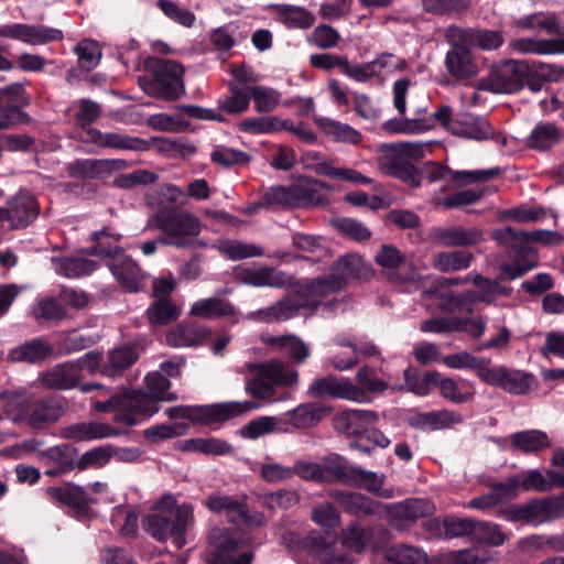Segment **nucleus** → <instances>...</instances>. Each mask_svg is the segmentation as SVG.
Wrapping results in <instances>:
<instances>
[{"label":"nucleus","instance_id":"61","mask_svg":"<svg viewBox=\"0 0 564 564\" xmlns=\"http://www.w3.org/2000/svg\"><path fill=\"white\" fill-rule=\"evenodd\" d=\"M156 7L167 19L176 24L188 29L195 24L196 15L191 10L182 8L173 0H158Z\"/></svg>","mask_w":564,"mask_h":564},{"label":"nucleus","instance_id":"53","mask_svg":"<svg viewBox=\"0 0 564 564\" xmlns=\"http://www.w3.org/2000/svg\"><path fill=\"white\" fill-rule=\"evenodd\" d=\"M440 372L430 371L421 375L415 368H406L404 370V382L406 389L417 395H427L434 387Z\"/></svg>","mask_w":564,"mask_h":564},{"label":"nucleus","instance_id":"15","mask_svg":"<svg viewBox=\"0 0 564 564\" xmlns=\"http://www.w3.org/2000/svg\"><path fill=\"white\" fill-rule=\"evenodd\" d=\"M0 37L41 46L63 41L64 33L57 28L44 24L10 23L0 25Z\"/></svg>","mask_w":564,"mask_h":564},{"label":"nucleus","instance_id":"32","mask_svg":"<svg viewBox=\"0 0 564 564\" xmlns=\"http://www.w3.org/2000/svg\"><path fill=\"white\" fill-rule=\"evenodd\" d=\"M65 410L63 398H47L34 402L31 406L28 422L34 429H43L56 422Z\"/></svg>","mask_w":564,"mask_h":564},{"label":"nucleus","instance_id":"62","mask_svg":"<svg viewBox=\"0 0 564 564\" xmlns=\"http://www.w3.org/2000/svg\"><path fill=\"white\" fill-rule=\"evenodd\" d=\"M323 468L326 470L327 481L333 478L349 486L357 466H350L343 457L333 455L325 459Z\"/></svg>","mask_w":564,"mask_h":564},{"label":"nucleus","instance_id":"60","mask_svg":"<svg viewBox=\"0 0 564 564\" xmlns=\"http://www.w3.org/2000/svg\"><path fill=\"white\" fill-rule=\"evenodd\" d=\"M334 341L348 350L333 355L328 359V364L336 370L344 371L352 368L358 364L357 346L350 340H346L344 335H337Z\"/></svg>","mask_w":564,"mask_h":564},{"label":"nucleus","instance_id":"1","mask_svg":"<svg viewBox=\"0 0 564 564\" xmlns=\"http://www.w3.org/2000/svg\"><path fill=\"white\" fill-rule=\"evenodd\" d=\"M245 369V391L252 400L230 401L204 406L178 405L169 408L170 419H188L203 424H213L250 413L278 401L275 387H293L299 372L281 360L247 362Z\"/></svg>","mask_w":564,"mask_h":564},{"label":"nucleus","instance_id":"19","mask_svg":"<svg viewBox=\"0 0 564 564\" xmlns=\"http://www.w3.org/2000/svg\"><path fill=\"white\" fill-rule=\"evenodd\" d=\"M36 459L46 467L44 474L50 477L70 473L76 467V452L66 444L51 446L37 452Z\"/></svg>","mask_w":564,"mask_h":564},{"label":"nucleus","instance_id":"40","mask_svg":"<svg viewBox=\"0 0 564 564\" xmlns=\"http://www.w3.org/2000/svg\"><path fill=\"white\" fill-rule=\"evenodd\" d=\"M288 429L286 433L294 430L308 429L316 425L322 419V410L311 403L300 404L295 409L279 415Z\"/></svg>","mask_w":564,"mask_h":564},{"label":"nucleus","instance_id":"55","mask_svg":"<svg viewBox=\"0 0 564 564\" xmlns=\"http://www.w3.org/2000/svg\"><path fill=\"white\" fill-rule=\"evenodd\" d=\"M147 316L151 325L162 326L176 321L180 310L170 299L155 300L148 307Z\"/></svg>","mask_w":564,"mask_h":564},{"label":"nucleus","instance_id":"63","mask_svg":"<svg viewBox=\"0 0 564 564\" xmlns=\"http://www.w3.org/2000/svg\"><path fill=\"white\" fill-rule=\"evenodd\" d=\"M158 150L169 158H187L196 152L194 144L181 138L155 139Z\"/></svg>","mask_w":564,"mask_h":564},{"label":"nucleus","instance_id":"16","mask_svg":"<svg viewBox=\"0 0 564 564\" xmlns=\"http://www.w3.org/2000/svg\"><path fill=\"white\" fill-rule=\"evenodd\" d=\"M308 393L313 398H336L355 402H366V393L352 383L348 378H337L328 376L315 379L310 388Z\"/></svg>","mask_w":564,"mask_h":564},{"label":"nucleus","instance_id":"45","mask_svg":"<svg viewBox=\"0 0 564 564\" xmlns=\"http://www.w3.org/2000/svg\"><path fill=\"white\" fill-rule=\"evenodd\" d=\"M282 419L276 416L263 415L251 420L240 430L241 437L246 440H257L271 433H286Z\"/></svg>","mask_w":564,"mask_h":564},{"label":"nucleus","instance_id":"13","mask_svg":"<svg viewBox=\"0 0 564 564\" xmlns=\"http://www.w3.org/2000/svg\"><path fill=\"white\" fill-rule=\"evenodd\" d=\"M454 24L445 30V41L451 45L444 59V66L447 73L457 80H465L475 77L478 74V65L473 56L470 46L465 43L454 41Z\"/></svg>","mask_w":564,"mask_h":564},{"label":"nucleus","instance_id":"24","mask_svg":"<svg viewBox=\"0 0 564 564\" xmlns=\"http://www.w3.org/2000/svg\"><path fill=\"white\" fill-rule=\"evenodd\" d=\"M123 167H126L123 160L77 159L68 164L67 172L70 177L96 180Z\"/></svg>","mask_w":564,"mask_h":564},{"label":"nucleus","instance_id":"28","mask_svg":"<svg viewBox=\"0 0 564 564\" xmlns=\"http://www.w3.org/2000/svg\"><path fill=\"white\" fill-rule=\"evenodd\" d=\"M509 47L519 54L561 55L564 54V37H518L510 42Z\"/></svg>","mask_w":564,"mask_h":564},{"label":"nucleus","instance_id":"6","mask_svg":"<svg viewBox=\"0 0 564 564\" xmlns=\"http://www.w3.org/2000/svg\"><path fill=\"white\" fill-rule=\"evenodd\" d=\"M144 65L151 72L152 77L141 78L140 85L149 96L175 100L185 93L184 68L181 64L174 61L149 57Z\"/></svg>","mask_w":564,"mask_h":564},{"label":"nucleus","instance_id":"35","mask_svg":"<svg viewBox=\"0 0 564 564\" xmlns=\"http://www.w3.org/2000/svg\"><path fill=\"white\" fill-rule=\"evenodd\" d=\"M436 387L442 398L455 404L471 401L476 393L475 386L471 381L463 378L443 377L441 373L436 380Z\"/></svg>","mask_w":564,"mask_h":564},{"label":"nucleus","instance_id":"12","mask_svg":"<svg viewBox=\"0 0 564 564\" xmlns=\"http://www.w3.org/2000/svg\"><path fill=\"white\" fill-rule=\"evenodd\" d=\"M436 507L426 498H406L399 502L386 503L384 517L397 530H406L417 520L431 517Z\"/></svg>","mask_w":564,"mask_h":564},{"label":"nucleus","instance_id":"57","mask_svg":"<svg viewBox=\"0 0 564 564\" xmlns=\"http://www.w3.org/2000/svg\"><path fill=\"white\" fill-rule=\"evenodd\" d=\"M296 184L290 186L270 187L263 195V200L270 206L299 208Z\"/></svg>","mask_w":564,"mask_h":564},{"label":"nucleus","instance_id":"59","mask_svg":"<svg viewBox=\"0 0 564 564\" xmlns=\"http://www.w3.org/2000/svg\"><path fill=\"white\" fill-rule=\"evenodd\" d=\"M281 93L267 86H251V99L254 110L259 113L273 111L281 101Z\"/></svg>","mask_w":564,"mask_h":564},{"label":"nucleus","instance_id":"31","mask_svg":"<svg viewBox=\"0 0 564 564\" xmlns=\"http://www.w3.org/2000/svg\"><path fill=\"white\" fill-rule=\"evenodd\" d=\"M238 282L256 288H282L286 284V276L273 268H240L236 270Z\"/></svg>","mask_w":564,"mask_h":564},{"label":"nucleus","instance_id":"7","mask_svg":"<svg viewBox=\"0 0 564 564\" xmlns=\"http://www.w3.org/2000/svg\"><path fill=\"white\" fill-rule=\"evenodd\" d=\"M208 564H251L254 552L248 539L236 531L213 529L209 533Z\"/></svg>","mask_w":564,"mask_h":564},{"label":"nucleus","instance_id":"49","mask_svg":"<svg viewBox=\"0 0 564 564\" xmlns=\"http://www.w3.org/2000/svg\"><path fill=\"white\" fill-rule=\"evenodd\" d=\"M473 254L465 250L444 251L433 256L432 265L440 272L462 271L470 267Z\"/></svg>","mask_w":564,"mask_h":564},{"label":"nucleus","instance_id":"54","mask_svg":"<svg viewBox=\"0 0 564 564\" xmlns=\"http://www.w3.org/2000/svg\"><path fill=\"white\" fill-rule=\"evenodd\" d=\"M372 529L364 528L358 522L350 523L341 532V543L356 553H361L366 547L371 545Z\"/></svg>","mask_w":564,"mask_h":564},{"label":"nucleus","instance_id":"44","mask_svg":"<svg viewBox=\"0 0 564 564\" xmlns=\"http://www.w3.org/2000/svg\"><path fill=\"white\" fill-rule=\"evenodd\" d=\"M45 494L51 501L59 502L73 509L82 510L90 503V500L83 488L73 484L48 487L45 490Z\"/></svg>","mask_w":564,"mask_h":564},{"label":"nucleus","instance_id":"43","mask_svg":"<svg viewBox=\"0 0 564 564\" xmlns=\"http://www.w3.org/2000/svg\"><path fill=\"white\" fill-rule=\"evenodd\" d=\"M139 359L137 349L132 346H122L110 350L101 366V375L117 377L130 368Z\"/></svg>","mask_w":564,"mask_h":564},{"label":"nucleus","instance_id":"18","mask_svg":"<svg viewBox=\"0 0 564 564\" xmlns=\"http://www.w3.org/2000/svg\"><path fill=\"white\" fill-rule=\"evenodd\" d=\"M431 240L445 248L475 246L484 240L482 231L476 227H434L430 234Z\"/></svg>","mask_w":564,"mask_h":564},{"label":"nucleus","instance_id":"3","mask_svg":"<svg viewBox=\"0 0 564 564\" xmlns=\"http://www.w3.org/2000/svg\"><path fill=\"white\" fill-rule=\"evenodd\" d=\"M492 238L506 247L510 263L500 267L503 279L516 280L523 276L538 265L536 250L530 242L552 245L558 240V235L550 230L523 231L510 226L496 229Z\"/></svg>","mask_w":564,"mask_h":564},{"label":"nucleus","instance_id":"11","mask_svg":"<svg viewBox=\"0 0 564 564\" xmlns=\"http://www.w3.org/2000/svg\"><path fill=\"white\" fill-rule=\"evenodd\" d=\"M529 74L527 63L508 59L496 65L486 82L484 88L495 94H512L519 91Z\"/></svg>","mask_w":564,"mask_h":564},{"label":"nucleus","instance_id":"36","mask_svg":"<svg viewBox=\"0 0 564 564\" xmlns=\"http://www.w3.org/2000/svg\"><path fill=\"white\" fill-rule=\"evenodd\" d=\"M296 191L299 207L325 206L329 203L332 186L319 180L305 178L296 184Z\"/></svg>","mask_w":564,"mask_h":564},{"label":"nucleus","instance_id":"42","mask_svg":"<svg viewBox=\"0 0 564 564\" xmlns=\"http://www.w3.org/2000/svg\"><path fill=\"white\" fill-rule=\"evenodd\" d=\"M53 352V347L41 338H34L17 346L9 352L13 362L37 364L44 361Z\"/></svg>","mask_w":564,"mask_h":564},{"label":"nucleus","instance_id":"64","mask_svg":"<svg viewBox=\"0 0 564 564\" xmlns=\"http://www.w3.org/2000/svg\"><path fill=\"white\" fill-rule=\"evenodd\" d=\"M388 560L397 564H426L427 556L415 546L399 544L388 551Z\"/></svg>","mask_w":564,"mask_h":564},{"label":"nucleus","instance_id":"25","mask_svg":"<svg viewBox=\"0 0 564 564\" xmlns=\"http://www.w3.org/2000/svg\"><path fill=\"white\" fill-rule=\"evenodd\" d=\"M451 133L470 140L484 141L494 138L495 129L484 117L460 113L457 115L456 122L452 123Z\"/></svg>","mask_w":564,"mask_h":564},{"label":"nucleus","instance_id":"52","mask_svg":"<svg viewBox=\"0 0 564 564\" xmlns=\"http://www.w3.org/2000/svg\"><path fill=\"white\" fill-rule=\"evenodd\" d=\"M471 282L479 289V292H468L467 295L475 301L491 303L498 296L510 293V290L502 286L499 281L487 279L481 274H474Z\"/></svg>","mask_w":564,"mask_h":564},{"label":"nucleus","instance_id":"10","mask_svg":"<svg viewBox=\"0 0 564 564\" xmlns=\"http://www.w3.org/2000/svg\"><path fill=\"white\" fill-rule=\"evenodd\" d=\"M303 286L312 307L324 317H328L338 311H344L347 306L344 299L332 297L327 300L332 294L343 290L339 281L337 282L332 274L306 280Z\"/></svg>","mask_w":564,"mask_h":564},{"label":"nucleus","instance_id":"38","mask_svg":"<svg viewBox=\"0 0 564 564\" xmlns=\"http://www.w3.org/2000/svg\"><path fill=\"white\" fill-rule=\"evenodd\" d=\"M332 276L340 284V288L347 284L349 280L361 279L368 275V267L362 258L355 253L340 257L332 265Z\"/></svg>","mask_w":564,"mask_h":564},{"label":"nucleus","instance_id":"23","mask_svg":"<svg viewBox=\"0 0 564 564\" xmlns=\"http://www.w3.org/2000/svg\"><path fill=\"white\" fill-rule=\"evenodd\" d=\"M463 415L454 410L441 409L429 412H415L408 417V424L421 431L451 429L463 423Z\"/></svg>","mask_w":564,"mask_h":564},{"label":"nucleus","instance_id":"27","mask_svg":"<svg viewBox=\"0 0 564 564\" xmlns=\"http://www.w3.org/2000/svg\"><path fill=\"white\" fill-rule=\"evenodd\" d=\"M12 228L29 226L39 216L40 208L35 197L26 192H19L7 208Z\"/></svg>","mask_w":564,"mask_h":564},{"label":"nucleus","instance_id":"20","mask_svg":"<svg viewBox=\"0 0 564 564\" xmlns=\"http://www.w3.org/2000/svg\"><path fill=\"white\" fill-rule=\"evenodd\" d=\"M500 173L498 167L477 171H453L440 163H429L424 169V177L430 182L451 178L462 184H471L488 181Z\"/></svg>","mask_w":564,"mask_h":564},{"label":"nucleus","instance_id":"9","mask_svg":"<svg viewBox=\"0 0 564 564\" xmlns=\"http://www.w3.org/2000/svg\"><path fill=\"white\" fill-rule=\"evenodd\" d=\"M479 380L514 395L528 393L535 384V378L531 372L508 368L502 365H488L487 369L480 370Z\"/></svg>","mask_w":564,"mask_h":564},{"label":"nucleus","instance_id":"56","mask_svg":"<svg viewBox=\"0 0 564 564\" xmlns=\"http://www.w3.org/2000/svg\"><path fill=\"white\" fill-rule=\"evenodd\" d=\"M251 100V86L230 87L229 95L219 100V109L229 115L243 112Z\"/></svg>","mask_w":564,"mask_h":564},{"label":"nucleus","instance_id":"29","mask_svg":"<svg viewBox=\"0 0 564 564\" xmlns=\"http://www.w3.org/2000/svg\"><path fill=\"white\" fill-rule=\"evenodd\" d=\"M378 420V413L371 410H346L336 417L335 426L349 435H365Z\"/></svg>","mask_w":564,"mask_h":564},{"label":"nucleus","instance_id":"39","mask_svg":"<svg viewBox=\"0 0 564 564\" xmlns=\"http://www.w3.org/2000/svg\"><path fill=\"white\" fill-rule=\"evenodd\" d=\"M209 335V328L197 323L178 325L165 335L166 344L174 348L200 344Z\"/></svg>","mask_w":564,"mask_h":564},{"label":"nucleus","instance_id":"46","mask_svg":"<svg viewBox=\"0 0 564 564\" xmlns=\"http://www.w3.org/2000/svg\"><path fill=\"white\" fill-rule=\"evenodd\" d=\"M317 127L329 138L337 142L358 144L361 142V133L351 126L326 117L315 120Z\"/></svg>","mask_w":564,"mask_h":564},{"label":"nucleus","instance_id":"37","mask_svg":"<svg viewBox=\"0 0 564 564\" xmlns=\"http://www.w3.org/2000/svg\"><path fill=\"white\" fill-rule=\"evenodd\" d=\"M144 381L150 393L133 391L130 393H119V395L129 398L143 395L154 403L156 412L159 411V401H173L176 399V394L170 391L171 382L169 378L160 371L149 372Z\"/></svg>","mask_w":564,"mask_h":564},{"label":"nucleus","instance_id":"4","mask_svg":"<svg viewBox=\"0 0 564 564\" xmlns=\"http://www.w3.org/2000/svg\"><path fill=\"white\" fill-rule=\"evenodd\" d=\"M121 238V234L113 232L109 227L95 231L90 235L95 245L87 249V253L105 259L117 282L131 292H138L144 286L145 275L139 264L117 245Z\"/></svg>","mask_w":564,"mask_h":564},{"label":"nucleus","instance_id":"58","mask_svg":"<svg viewBox=\"0 0 564 564\" xmlns=\"http://www.w3.org/2000/svg\"><path fill=\"white\" fill-rule=\"evenodd\" d=\"M444 365L451 369H470L475 370L476 376L479 378L481 369H487L490 364L489 359L476 357L467 351H459L456 354L447 355L443 358Z\"/></svg>","mask_w":564,"mask_h":564},{"label":"nucleus","instance_id":"34","mask_svg":"<svg viewBox=\"0 0 564 564\" xmlns=\"http://www.w3.org/2000/svg\"><path fill=\"white\" fill-rule=\"evenodd\" d=\"M563 138L564 133L555 122L540 121L525 138L524 143L531 150L544 152L558 144Z\"/></svg>","mask_w":564,"mask_h":564},{"label":"nucleus","instance_id":"47","mask_svg":"<svg viewBox=\"0 0 564 564\" xmlns=\"http://www.w3.org/2000/svg\"><path fill=\"white\" fill-rule=\"evenodd\" d=\"M88 135L90 140L106 148L120 149V150H143L145 147V142L138 138H132L129 135H123L120 133L113 132H101L97 129L90 128L88 130Z\"/></svg>","mask_w":564,"mask_h":564},{"label":"nucleus","instance_id":"5","mask_svg":"<svg viewBox=\"0 0 564 564\" xmlns=\"http://www.w3.org/2000/svg\"><path fill=\"white\" fill-rule=\"evenodd\" d=\"M148 227L159 229L163 236L159 243L176 248L191 247L192 238L202 231V223L194 214L176 208H163L155 213Z\"/></svg>","mask_w":564,"mask_h":564},{"label":"nucleus","instance_id":"14","mask_svg":"<svg viewBox=\"0 0 564 564\" xmlns=\"http://www.w3.org/2000/svg\"><path fill=\"white\" fill-rule=\"evenodd\" d=\"M383 275L392 283L408 284L416 281V271L404 253L391 245H382L375 256Z\"/></svg>","mask_w":564,"mask_h":564},{"label":"nucleus","instance_id":"22","mask_svg":"<svg viewBox=\"0 0 564 564\" xmlns=\"http://www.w3.org/2000/svg\"><path fill=\"white\" fill-rule=\"evenodd\" d=\"M453 34L454 41L465 43L471 48L477 47L482 51H496L505 43L503 33L500 30L460 28L454 24Z\"/></svg>","mask_w":564,"mask_h":564},{"label":"nucleus","instance_id":"30","mask_svg":"<svg viewBox=\"0 0 564 564\" xmlns=\"http://www.w3.org/2000/svg\"><path fill=\"white\" fill-rule=\"evenodd\" d=\"M41 384L48 390H69L80 381L77 367L70 361L55 365L39 377Z\"/></svg>","mask_w":564,"mask_h":564},{"label":"nucleus","instance_id":"50","mask_svg":"<svg viewBox=\"0 0 564 564\" xmlns=\"http://www.w3.org/2000/svg\"><path fill=\"white\" fill-rule=\"evenodd\" d=\"M227 259L237 261L247 258L262 257L264 254L263 249L252 245L245 243L239 240H221L213 246Z\"/></svg>","mask_w":564,"mask_h":564},{"label":"nucleus","instance_id":"21","mask_svg":"<svg viewBox=\"0 0 564 564\" xmlns=\"http://www.w3.org/2000/svg\"><path fill=\"white\" fill-rule=\"evenodd\" d=\"M187 314L194 318L215 321L227 317L238 318L239 311L231 301L216 293L214 296L195 301Z\"/></svg>","mask_w":564,"mask_h":564},{"label":"nucleus","instance_id":"26","mask_svg":"<svg viewBox=\"0 0 564 564\" xmlns=\"http://www.w3.org/2000/svg\"><path fill=\"white\" fill-rule=\"evenodd\" d=\"M275 20L289 30H307L315 24V15L302 6L273 3L268 7Z\"/></svg>","mask_w":564,"mask_h":564},{"label":"nucleus","instance_id":"33","mask_svg":"<svg viewBox=\"0 0 564 564\" xmlns=\"http://www.w3.org/2000/svg\"><path fill=\"white\" fill-rule=\"evenodd\" d=\"M529 506L530 524L539 525L555 521L564 516V492L532 500Z\"/></svg>","mask_w":564,"mask_h":564},{"label":"nucleus","instance_id":"2","mask_svg":"<svg viewBox=\"0 0 564 564\" xmlns=\"http://www.w3.org/2000/svg\"><path fill=\"white\" fill-rule=\"evenodd\" d=\"M94 409L97 412H115L113 424L80 422L65 427L63 436L77 442L117 437L156 413L154 403L143 395L129 398L115 394L106 401L94 402Z\"/></svg>","mask_w":564,"mask_h":564},{"label":"nucleus","instance_id":"17","mask_svg":"<svg viewBox=\"0 0 564 564\" xmlns=\"http://www.w3.org/2000/svg\"><path fill=\"white\" fill-rule=\"evenodd\" d=\"M329 497L336 500L345 512L356 517H384L386 503L358 492L330 490Z\"/></svg>","mask_w":564,"mask_h":564},{"label":"nucleus","instance_id":"8","mask_svg":"<svg viewBox=\"0 0 564 564\" xmlns=\"http://www.w3.org/2000/svg\"><path fill=\"white\" fill-rule=\"evenodd\" d=\"M193 520L192 508L181 505L174 510L149 514L144 528L152 538L159 541L171 539L176 549H182L186 544L185 534Z\"/></svg>","mask_w":564,"mask_h":564},{"label":"nucleus","instance_id":"41","mask_svg":"<svg viewBox=\"0 0 564 564\" xmlns=\"http://www.w3.org/2000/svg\"><path fill=\"white\" fill-rule=\"evenodd\" d=\"M510 445L512 449L531 454L551 447L552 442L544 431L532 429L512 433Z\"/></svg>","mask_w":564,"mask_h":564},{"label":"nucleus","instance_id":"51","mask_svg":"<svg viewBox=\"0 0 564 564\" xmlns=\"http://www.w3.org/2000/svg\"><path fill=\"white\" fill-rule=\"evenodd\" d=\"M240 131L249 134H268L283 131V120L275 116L249 117L238 124Z\"/></svg>","mask_w":564,"mask_h":564},{"label":"nucleus","instance_id":"48","mask_svg":"<svg viewBox=\"0 0 564 564\" xmlns=\"http://www.w3.org/2000/svg\"><path fill=\"white\" fill-rule=\"evenodd\" d=\"M52 264L55 272L62 276L74 279L88 275L97 269L95 261L74 257V258H52Z\"/></svg>","mask_w":564,"mask_h":564}]
</instances>
